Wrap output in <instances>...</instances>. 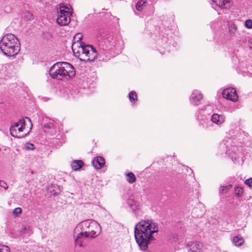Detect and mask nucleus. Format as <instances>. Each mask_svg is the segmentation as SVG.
Returning <instances> with one entry per match:
<instances>
[{
  "instance_id": "nucleus-1",
  "label": "nucleus",
  "mask_w": 252,
  "mask_h": 252,
  "mask_svg": "<svg viewBox=\"0 0 252 252\" xmlns=\"http://www.w3.org/2000/svg\"><path fill=\"white\" fill-rule=\"evenodd\" d=\"M104 44L99 45V49L97 53L95 49L90 45H82L80 43H74L72 45V50L74 55L81 61L85 62L94 61L98 56L100 59L104 60L103 55H106L107 50L112 49L114 46V41L109 40L104 41Z\"/></svg>"
},
{
  "instance_id": "nucleus-2",
  "label": "nucleus",
  "mask_w": 252,
  "mask_h": 252,
  "mask_svg": "<svg viewBox=\"0 0 252 252\" xmlns=\"http://www.w3.org/2000/svg\"><path fill=\"white\" fill-rule=\"evenodd\" d=\"M158 223L151 220H142L136 224L134 236L141 250L148 249V245L156 240L155 234L158 232Z\"/></svg>"
},
{
  "instance_id": "nucleus-3",
  "label": "nucleus",
  "mask_w": 252,
  "mask_h": 252,
  "mask_svg": "<svg viewBox=\"0 0 252 252\" xmlns=\"http://www.w3.org/2000/svg\"><path fill=\"white\" fill-rule=\"evenodd\" d=\"M0 49L5 56H15L20 50L19 41L14 34H6L0 41Z\"/></svg>"
},
{
  "instance_id": "nucleus-4",
  "label": "nucleus",
  "mask_w": 252,
  "mask_h": 252,
  "mask_svg": "<svg viewBox=\"0 0 252 252\" xmlns=\"http://www.w3.org/2000/svg\"><path fill=\"white\" fill-rule=\"evenodd\" d=\"M49 74L54 79L62 80L67 76L72 78L75 75V70L72 65L67 62H58L52 65Z\"/></svg>"
},
{
  "instance_id": "nucleus-5",
  "label": "nucleus",
  "mask_w": 252,
  "mask_h": 252,
  "mask_svg": "<svg viewBox=\"0 0 252 252\" xmlns=\"http://www.w3.org/2000/svg\"><path fill=\"white\" fill-rule=\"evenodd\" d=\"M77 229H79L84 236L88 238H95L101 232L100 225L95 221L91 220H85L79 223Z\"/></svg>"
},
{
  "instance_id": "nucleus-6",
  "label": "nucleus",
  "mask_w": 252,
  "mask_h": 252,
  "mask_svg": "<svg viewBox=\"0 0 252 252\" xmlns=\"http://www.w3.org/2000/svg\"><path fill=\"white\" fill-rule=\"evenodd\" d=\"M27 120L31 124L32 126V123L30 119L26 117L25 119H20L18 122L15 123L10 128V132L11 135L15 137L22 138L26 136L30 132V130H26L25 120Z\"/></svg>"
},
{
  "instance_id": "nucleus-7",
  "label": "nucleus",
  "mask_w": 252,
  "mask_h": 252,
  "mask_svg": "<svg viewBox=\"0 0 252 252\" xmlns=\"http://www.w3.org/2000/svg\"><path fill=\"white\" fill-rule=\"evenodd\" d=\"M71 12L69 7L64 4H60L57 8V22L61 26L68 25L70 22Z\"/></svg>"
},
{
  "instance_id": "nucleus-8",
  "label": "nucleus",
  "mask_w": 252,
  "mask_h": 252,
  "mask_svg": "<svg viewBox=\"0 0 252 252\" xmlns=\"http://www.w3.org/2000/svg\"><path fill=\"white\" fill-rule=\"evenodd\" d=\"M58 129V124L53 120H50L44 124L43 130L45 133L50 135H54Z\"/></svg>"
},
{
  "instance_id": "nucleus-9",
  "label": "nucleus",
  "mask_w": 252,
  "mask_h": 252,
  "mask_svg": "<svg viewBox=\"0 0 252 252\" xmlns=\"http://www.w3.org/2000/svg\"><path fill=\"white\" fill-rule=\"evenodd\" d=\"M223 97L228 100L236 102L238 100V95L236 90L232 88L225 89L222 93Z\"/></svg>"
},
{
  "instance_id": "nucleus-10",
  "label": "nucleus",
  "mask_w": 252,
  "mask_h": 252,
  "mask_svg": "<svg viewBox=\"0 0 252 252\" xmlns=\"http://www.w3.org/2000/svg\"><path fill=\"white\" fill-rule=\"evenodd\" d=\"M74 243L75 245L76 246H78L79 247H81L84 246L83 243L86 238L87 237L84 236L83 233L79 229H77V227H76L74 230Z\"/></svg>"
},
{
  "instance_id": "nucleus-11",
  "label": "nucleus",
  "mask_w": 252,
  "mask_h": 252,
  "mask_svg": "<svg viewBox=\"0 0 252 252\" xmlns=\"http://www.w3.org/2000/svg\"><path fill=\"white\" fill-rule=\"evenodd\" d=\"M213 6L221 8H228L230 6L229 0H211Z\"/></svg>"
},
{
  "instance_id": "nucleus-12",
  "label": "nucleus",
  "mask_w": 252,
  "mask_h": 252,
  "mask_svg": "<svg viewBox=\"0 0 252 252\" xmlns=\"http://www.w3.org/2000/svg\"><path fill=\"white\" fill-rule=\"evenodd\" d=\"M202 95L198 91H194L191 94L190 101L194 105H198V102L202 99Z\"/></svg>"
},
{
  "instance_id": "nucleus-13",
  "label": "nucleus",
  "mask_w": 252,
  "mask_h": 252,
  "mask_svg": "<svg viewBox=\"0 0 252 252\" xmlns=\"http://www.w3.org/2000/svg\"><path fill=\"white\" fill-rule=\"evenodd\" d=\"M47 191L50 193L51 195L56 196L61 192L62 189L60 186L52 184L48 187Z\"/></svg>"
},
{
  "instance_id": "nucleus-14",
  "label": "nucleus",
  "mask_w": 252,
  "mask_h": 252,
  "mask_svg": "<svg viewBox=\"0 0 252 252\" xmlns=\"http://www.w3.org/2000/svg\"><path fill=\"white\" fill-rule=\"evenodd\" d=\"M198 119L200 125L204 127H208L211 126V122L209 116L207 117V116L205 115L201 117L198 116Z\"/></svg>"
},
{
  "instance_id": "nucleus-15",
  "label": "nucleus",
  "mask_w": 252,
  "mask_h": 252,
  "mask_svg": "<svg viewBox=\"0 0 252 252\" xmlns=\"http://www.w3.org/2000/svg\"><path fill=\"white\" fill-rule=\"evenodd\" d=\"M105 164L104 159L101 157H97L93 160L94 166L98 169L102 168Z\"/></svg>"
},
{
  "instance_id": "nucleus-16",
  "label": "nucleus",
  "mask_w": 252,
  "mask_h": 252,
  "mask_svg": "<svg viewBox=\"0 0 252 252\" xmlns=\"http://www.w3.org/2000/svg\"><path fill=\"white\" fill-rule=\"evenodd\" d=\"M211 118L212 122L217 125H220L224 121V117L218 114H214Z\"/></svg>"
},
{
  "instance_id": "nucleus-17",
  "label": "nucleus",
  "mask_w": 252,
  "mask_h": 252,
  "mask_svg": "<svg viewBox=\"0 0 252 252\" xmlns=\"http://www.w3.org/2000/svg\"><path fill=\"white\" fill-rule=\"evenodd\" d=\"M84 165L83 162L81 160H75L72 161L71 167L73 170L77 171L80 169Z\"/></svg>"
},
{
  "instance_id": "nucleus-18",
  "label": "nucleus",
  "mask_w": 252,
  "mask_h": 252,
  "mask_svg": "<svg viewBox=\"0 0 252 252\" xmlns=\"http://www.w3.org/2000/svg\"><path fill=\"white\" fill-rule=\"evenodd\" d=\"M229 32L231 35H234L237 32V27L232 21L228 23Z\"/></svg>"
},
{
  "instance_id": "nucleus-19",
  "label": "nucleus",
  "mask_w": 252,
  "mask_h": 252,
  "mask_svg": "<svg viewBox=\"0 0 252 252\" xmlns=\"http://www.w3.org/2000/svg\"><path fill=\"white\" fill-rule=\"evenodd\" d=\"M232 242L235 246H240L244 243V241L242 237L236 236L233 238Z\"/></svg>"
},
{
  "instance_id": "nucleus-20",
  "label": "nucleus",
  "mask_w": 252,
  "mask_h": 252,
  "mask_svg": "<svg viewBox=\"0 0 252 252\" xmlns=\"http://www.w3.org/2000/svg\"><path fill=\"white\" fill-rule=\"evenodd\" d=\"M128 204L132 211L134 213H136L137 210L139 209V208L135 202L133 200H129L128 202Z\"/></svg>"
},
{
  "instance_id": "nucleus-21",
  "label": "nucleus",
  "mask_w": 252,
  "mask_h": 252,
  "mask_svg": "<svg viewBox=\"0 0 252 252\" xmlns=\"http://www.w3.org/2000/svg\"><path fill=\"white\" fill-rule=\"evenodd\" d=\"M126 180L128 183L132 184L135 182L136 177L132 172H129L126 174Z\"/></svg>"
},
{
  "instance_id": "nucleus-22",
  "label": "nucleus",
  "mask_w": 252,
  "mask_h": 252,
  "mask_svg": "<svg viewBox=\"0 0 252 252\" xmlns=\"http://www.w3.org/2000/svg\"><path fill=\"white\" fill-rule=\"evenodd\" d=\"M147 2V0H139L136 5V8L138 11H141L142 10L143 7L145 6L146 3Z\"/></svg>"
},
{
  "instance_id": "nucleus-23",
  "label": "nucleus",
  "mask_w": 252,
  "mask_h": 252,
  "mask_svg": "<svg viewBox=\"0 0 252 252\" xmlns=\"http://www.w3.org/2000/svg\"><path fill=\"white\" fill-rule=\"evenodd\" d=\"M128 98L131 102H135L137 100V96L135 92L132 91L129 93Z\"/></svg>"
},
{
  "instance_id": "nucleus-24",
  "label": "nucleus",
  "mask_w": 252,
  "mask_h": 252,
  "mask_svg": "<svg viewBox=\"0 0 252 252\" xmlns=\"http://www.w3.org/2000/svg\"><path fill=\"white\" fill-rule=\"evenodd\" d=\"M235 194L238 196H240L243 193V189L241 187L237 186L234 189Z\"/></svg>"
},
{
  "instance_id": "nucleus-25",
  "label": "nucleus",
  "mask_w": 252,
  "mask_h": 252,
  "mask_svg": "<svg viewBox=\"0 0 252 252\" xmlns=\"http://www.w3.org/2000/svg\"><path fill=\"white\" fill-rule=\"evenodd\" d=\"M22 212V209L20 207H17L13 210L12 214L14 217H18L21 214Z\"/></svg>"
},
{
  "instance_id": "nucleus-26",
  "label": "nucleus",
  "mask_w": 252,
  "mask_h": 252,
  "mask_svg": "<svg viewBox=\"0 0 252 252\" xmlns=\"http://www.w3.org/2000/svg\"><path fill=\"white\" fill-rule=\"evenodd\" d=\"M232 188L231 185H228L225 186H222L221 187L220 193H225L227 192L228 190L231 189Z\"/></svg>"
},
{
  "instance_id": "nucleus-27",
  "label": "nucleus",
  "mask_w": 252,
  "mask_h": 252,
  "mask_svg": "<svg viewBox=\"0 0 252 252\" xmlns=\"http://www.w3.org/2000/svg\"><path fill=\"white\" fill-rule=\"evenodd\" d=\"M189 249L192 252H196L198 249L197 244L196 243H192L189 246Z\"/></svg>"
},
{
  "instance_id": "nucleus-28",
  "label": "nucleus",
  "mask_w": 252,
  "mask_h": 252,
  "mask_svg": "<svg viewBox=\"0 0 252 252\" xmlns=\"http://www.w3.org/2000/svg\"><path fill=\"white\" fill-rule=\"evenodd\" d=\"M0 252H10V251L8 246H1L0 247Z\"/></svg>"
},
{
  "instance_id": "nucleus-29",
  "label": "nucleus",
  "mask_w": 252,
  "mask_h": 252,
  "mask_svg": "<svg viewBox=\"0 0 252 252\" xmlns=\"http://www.w3.org/2000/svg\"><path fill=\"white\" fill-rule=\"evenodd\" d=\"M245 26L248 29L252 28V20L248 19L245 22Z\"/></svg>"
},
{
  "instance_id": "nucleus-30",
  "label": "nucleus",
  "mask_w": 252,
  "mask_h": 252,
  "mask_svg": "<svg viewBox=\"0 0 252 252\" xmlns=\"http://www.w3.org/2000/svg\"><path fill=\"white\" fill-rule=\"evenodd\" d=\"M25 149L26 150H33L34 149V146L32 143H27L25 147Z\"/></svg>"
},
{
  "instance_id": "nucleus-31",
  "label": "nucleus",
  "mask_w": 252,
  "mask_h": 252,
  "mask_svg": "<svg viewBox=\"0 0 252 252\" xmlns=\"http://www.w3.org/2000/svg\"><path fill=\"white\" fill-rule=\"evenodd\" d=\"M24 14V17L27 20H30L32 17V14L29 11L26 12Z\"/></svg>"
},
{
  "instance_id": "nucleus-32",
  "label": "nucleus",
  "mask_w": 252,
  "mask_h": 252,
  "mask_svg": "<svg viewBox=\"0 0 252 252\" xmlns=\"http://www.w3.org/2000/svg\"><path fill=\"white\" fill-rule=\"evenodd\" d=\"M245 184L249 187H252V178L247 179L245 181Z\"/></svg>"
},
{
  "instance_id": "nucleus-33",
  "label": "nucleus",
  "mask_w": 252,
  "mask_h": 252,
  "mask_svg": "<svg viewBox=\"0 0 252 252\" xmlns=\"http://www.w3.org/2000/svg\"><path fill=\"white\" fill-rule=\"evenodd\" d=\"M0 187L3 188L5 189H8V186L7 185V184L5 182H4L3 181H0Z\"/></svg>"
},
{
  "instance_id": "nucleus-34",
  "label": "nucleus",
  "mask_w": 252,
  "mask_h": 252,
  "mask_svg": "<svg viewBox=\"0 0 252 252\" xmlns=\"http://www.w3.org/2000/svg\"><path fill=\"white\" fill-rule=\"evenodd\" d=\"M82 36L80 33H77L75 35V38L77 39V42L76 43H79V41L81 40Z\"/></svg>"
},
{
  "instance_id": "nucleus-35",
  "label": "nucleus",
  "mask_w": 252,
  "mask_h": 252,
  "mask_svg": "<svg viewBox=\"0 0 252 252\" xmlns=\"http://www.w3.org/2000/svg\"><path fill=\"white\" fill-rule=\"evenodd\" d=\"M10 67L9 64H5L4 65H3V67L5 69H7L8 67Z\"/></svg>"
},
{
  "instance_id": "nucleus-36",
  "label": "nucleus",
  "mask_w": 252,
  "mask_h": 252,
  "mask_svg": "<svg viewBox=\"0 0 252 252\" xmlns=\"http://www.w3.org/2000/svg\"><path fill=\"white\" fill-rule=\"evenodd\" d=\"M250 47L251 49H252V40L251 41Z\"/></svg>"
}]
</instances>
